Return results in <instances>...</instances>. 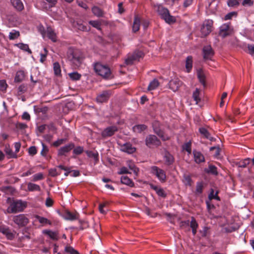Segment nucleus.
Segmentation results:
<instances>
[{"label":"nucleus","mask_w":254,"mask_h":254,"mask_svg":"<svg viewBox=\"0 0 254 254\" xmlns=\"http://www.w3.org/2000/svg\"><path fill=\"white\" fill-rule=\"evenodd\" d=\"M44 179V175L43 173H39L34 175L32 176V181L33 182H36L38 181L42 180Z\"/></svg>","instance_id":"53"},{"label":"nucleus","mask_w":254,"mask_h":254,"mask_svg":"<svg viewBox=\"0 0 254 254\" xmlns=\"http://www.w3.org/2000/svg\"><path fill=\"white\" fill-rule=\"evenodd\" d=\"M69 77L72 80H78L81 78V75L77 72H73L68 74Z\"/></svg>","instance_id":"46"},{"label":"nucleus","mask_w":254,"mask_h":254,"mask_svg":"<svg viewBox=\"0 0 254 254\" xmlns=\"http://www.w3.org/2000/svg\"><path fill=\"white\" fill-rule=\"evenodd\" d=\"M242 4L244 6H252L254 4V1L253 0H243Z\"/></svg>","instance_id":"64"},{"label":"nucleus","mask_w":254,"mask_h":254,"mask_svg":"<svg viewBox=\"0 0 254 254\" xmlns=\"http://www.w3.org/2000/svg\"><path fill=\"white\" fill-rule=\"evenodd\" d=\"M120 145V149L122 152H126L128 154H132L136 151V148L132 146L129 142L124 144L118 143Z\"/></svg>","instance_id":"11"},{"label":"nucleus","mask_w":254,"mask_h":254,"mask_svg":"<svg viewBox=\"0 0 254 254\" xmlns=\"http://www.w3.org/2000/svg\"><path fill=\"white\" fill-rule=\"evenodd\" d=\"M89 23L93 27L96 28L98 30H101V23L99 21L97 20H90L89 21Z\"/></svg>","instance_id":"50"},{"label":"nucleus","mask_w":254,"mask_h":254,"mask_svg":"<svg viewBox=\"0 0 254 254\" xmlns=\"http://www.w3.org/2000/svg\"><path fill=\"white\" fill-rule=\"evenodd\" d=\"M189 225L190 227L191 228V229L198 228V224L194 217H191V220L190 221Z\"/></svg>","instance_id":"49"},{"label":"nucleus","mask_w":254,"mask_h":254,"mask_svg":"<svg viewBox=\"0 0 254 254\" xmlns=\"http://www.w3.org/2000/svg\"><path fill=\"white\" fill-rule=\"evenodd\" d=\"M11 3L14 7L18 11H22L24 9V5L20 0H10Z\"/></svg>","instance_id":"22"},{"label":"nucleus","mask_w":254,"mask_h":254,"mask_svg":"<svg viewBox=\"0 0 254 254\" xmlns=\"http://www.w3.org/2000/svg\"><path fill=\"white\" fill-rule=\"evenodd\" d=\"M12 221L19 227H24L29 223V219L24 214L14 216Z\"/></svg>","instance_id":"9"},{"label":"nucleus","mask_w":254,"mask_h":254,"mask_svg":"<svg viewBox=\"0 0 254 254\" xmlns=\"http://www.w3.org/2000/svg\"><path fill=\"white\" fill-rule=\"evenodd\" d=\"M152 127L154 133L163 141L169 140L170 139V137L161 128V124L158 121H154L152 124Z\"/></svg>","instance_id":"6"},{"label":"nucleus","mask_w":254,"mask_h":254,"mask_svg":"<svg viewBox=\"0 0 254 254\" xmlns=\"http://www.w3.org/2000/svg\"><path fill=\"white\" fill-rule=\"evenodd\" d=\"M218 191H217L215 193V194H214V190L213 189H211V192L210 194L208 195L209 199L211 200L212 199H216L217 200H220V198L218 195Z\"/></svg>","instance_id":"48"},{"label":"nucleus","mask_w":254,"mask_h":254,"mask_svg":"<svg viewBox=\"0 0 254 254\" xmlns=\"http://www.w3.org/2000/svg\"><path fill=\"white\" fill-rule=\"evenodd\" d=\"M121 183L130 187H134V183L131 179L127 176H122L121 178Z\"/></svg>","instance_id":"28"},{"label":"nucleus","mask_w":254,"mask_h":254,"mask_svg":"<svg viewBox=\"0 0 254 254\" xmlns=\"http://www.w3.org/2000/svg\"><path fill=\"white\" fill-rule=\"evenodd\" d=\"M65 141H66L65 139H63V138L59 139H58L57 140L54 141L52 145L53 146L57 147L59 146L60 145H61V144H62Z\"/></svg>","instance_id":"60"},{"label":"nucleus","mask_w":254,"mask_h":254,"mask_svg":"<svg viewBox=\"0 0 254 254\" xmlns=\"http://www.w3.org/2000/svg\"><path fill=\"white\" fill-rule=\"evenodd\" d=\"M182 82L178 78H175L170 81L169 83V88L173 91H177L182 85Z\"/></svg>","instance_id":"16"},{"label":"nucleus","mask_w":254,"mask_h":254,"mask_svg":"<svg viewBox=\"0 0 254 254\" xmlns=\"http://www.w3.org/2000/svg\"><path fill=\"white\" fill-rule=\"evenodd\" d=\"M75 147L74 144L73 143H70L64 146H63L61 147L59 150L58 152V156H63L66 155V153H68L70 152L71 150H72L74 147Z\"/></svg>","instance_id":"12"},{"label":"nucleus","mask_w":254,"mask_h":254,"mask_svg":"<svg viewBox=\"0 0 254 254\" xmlns=\"http://www.w3.org/2000/svg\"><path fill=\"white\" fill-rule=\"evenodd\" d=\"M42 149L41 151V155L44 157H46L49 152V148L48 146L42 142Z\"/></svg>","instance_id":"54"},{"label":"nucleus","mask_w":254,"mask_h":254,"mask_svg":"<svg viewBox=\"0 0 254 254\" xmlns=\"http://www.w3.org/2000/svg\"><path fill=\"white\" fill-rule=\"evenodd\" d=\"M25 77V73L22 70H19L16 72L14 81L15 82H21Z\"/></svg>","instance_id":"29"},{"label":"nucleus","mask_w":254,"mask_h":254,"mask_svg":"<svg viewBox=\"0 0 254 254\" xmlns=\"http://www.w3.org/2000/svg\"><path fill=\"white\" fill-rule=\"evenodd\" d=\"M242 0H228V5L229 6L234 7L239 5Z\"/></svg>","instance_id":"55"},{"label":"nucleus","mask_w":254,"mask_h":254,"mask_svg":"<svg viewBox=\"0 0 254 254\" xmlns=\"http://www.w3.org/2000/svg\"><path fill=\"white\" fill-rule=\"evenodd\" d=\"M27 189L29 191H40L41 190V188L39 185L32 183H29L27 184Z\"/></svg>","instance_id":"30"},{"label":"nucleus","mask_w":254,"mask_h":254,"mask_svg":"<svg viewBox=\"0 0 254 254\" xmlns=\"http://www.w3.org/2000/svg\"><path fill=\"white\" fill-rule=\"evenodd\" d=\"M27 207V202L22 200H13L7 209L8 213L22 212Z\"/></svg>","instance_id":"3"},{"label":"nucleus","mask_w":254,"mask_h":254,"mask_svg":"<svg viewBox=\"0 0 254 254\" xmlns=\"http://www.w3.org/2000/svg\"><path fill=\"white\" fill-rule=\"evenodd\" d=\"M135 61H137L135 56L132 54L131 55L128 56L125 60V64L127 65H131Z\"/></svg>","instance_id":"44"},{"label":"nucleus","mask_w":254,"mask_h":254,"mask_svg":"<svg viewBox=\"0 0 254 254\" xmlns=\"http://www.w3.org/2000/svg\"><path fill=\"white\" fill-rule=\"evenodd\" d=\"M73 153L75 155H80L83 152V147L82 146H77L73 149Z\"/></svg>","instance_id":"56"},{"label":"nucleus","mask_w":254,"mask_h":254,"mask_svg":"<svg viewBox=\"0 0 254 254\" xmlns=\"http://www.w3.org/2000/svg\"><path fill=\"white\" fill-rule=\"evenodd\" d=\"M250 162V159L249 158L245 159L243 161H240L237 163V165L239 167L245 168Z\"/></svg>","instance_id":"51"},{"label":"nucleus","mask_w":254,"mask_h":254,"mask_svg":"<svg viewBox=\"0 0 254 254\" xmlns=\"http://www.w3.org/2000/svg\"><path fill=\"white\" fill-rule=\"evenodd\" d=\"M4 151L7 156L8 158H14L17 157V155L12 151L9 144L5 145Z\"/></svg>","instance_id":"21"},{"label":"nucleus","mask_w":254,"mask_h":254,"mask_svg":"<svg viewBox=\"0 0 254 254\" xmlns=\"http://www.w3.org/2000/svg\"><path fill=\"white\" fill-rule=\"evenodd\" d=\"M159 85V81L157 79H153L150 83H149L148 86V90H152L156 89Z\"/></svg>","instance_id":"37"},{"label":"nucleus","mask_w":254,"mask_h":254,"mask_svg":"<svg viewBox=\"0 0 254 254\" xmlns=\"http://www.w3.org/2000/svg\"><path fill=\"white\" fill-rule=\"evenodd\" d=\"M27 90V86L26 84H22L18 87V93L19 95L26 92Z\"/></svg>","instance_id":"52"},{"label":"nucleus","mask_w":254,"mask_h":254,"mask_svg":"<svg viewBox=\"0 0 254 254\" xmlns=\"http://www.w3.org/2000/svg\"><path fill=\"white\" fill-rule=\"evenodd\" d=\"M1 190L8 194H13L15 192V189L11 186H5L1 188Z\"/></svg>","instance_id":"34"},{"label":"nucleus","mask_w":254,"mask_h":254,"mask_svg":"<svg viewBox=\"0 0 254 254\" xmlns=\"http://www.w3.org/2000/svg\"><path fill=\"white\" fill-rule=\"evenodd\" d=\"M47 35L48 37L51 39L53 42H55L57 41V36L56 33L53 30V29L48 27L47 30Z\"/></svg>","instance_id":"27"},{"label":"nucleus","mask_w":254,"mask_h":254,"mask_svg":"<svg viewBox=\"0 0 254 254\" xmlns=\"http://www.w3.org/2000/svg\"><path fill=\"white\" fill-rule=\"evenodd\" d=\"M68 59L76 66H79L83 59L82 52L78 49L70 48L67 52Z\"/></svg>","instance_id":"1"},{"label":"nucleus","mask_w":254,"mask_h":254,"mask_svg":"<svg viewBox=\"0 0 254 254\" xmlns=\"http://www.w3.org/2000/svg\"><path fill=\"white\" fill-rule=\"evenodd\" d=\"M200 92V91L199 89L196 88L192 94V98L195 101L196 104H197L201 100V99L199 97Z\"/></svg>","instance_id":"35"},{"label":"nucleus","mask_w":254,"mask_h":254,"mask_svg":"<svg viewBox=\"0 0 254 254\" xmlns=\"http://www.w3.org/2000/svg\"><path fill=\"white\" fill-rule=\"evenodd\" d=\"M36 112L38 113H42L43 114H46L48 110V108L47 107H40V108H36V107L34 108Z\"/></svg>","instance_id":"62"},{"label":"nucleus","mask_w":254,"mask_h":254,"mask_svg":"<svg viewBox=\"0 0 254 254\" xmlns=\"http://www.w3.org/2000/svg\"><path fill=\"white\" fill-rule=\"evenodd\" d=\"M140 24V20L139 18L137 16H135L132 25V31L133 32H136L139 30Z\"/></svg>","instance_id":"25"},{"label":"nucleus","mask_w":254,"mask_h":254,"mask_svg":"<svg viewBox=\"0 0 254 254\" xmlns=\"http://www.w3.org/2000/svg\"><path fill=\"white\" fill-rule=\"evenodd\" d=\"M53 68L54 73L56 75L59 76L61 74V66L58 62H55L54 63Z\"/></svg>","instance_id":"38"},{"label":"nucleus","mask_w":254,"mask_h":254,"mask_svg":"<svg viewBox=\"0 0 254 254\" xmlns=\"http://www.w3.org/2000/svg\"><path fill=\"white\" fill-rule=\"evenodd\" d=\"M15 46H16L21 50L24 51L28 52V53L31 54L32 52L29 48V46L27 44H25L22 43H20L15 44Z\"/></svg>","instance_id":"33"},{"label":"nucleus","mask_w":254,"mask_h":254,"mask_svg":"<svg viewBox=\"0 0 254 254\" xmlns=\"http://www.w3.org/2000/svg\"><path fill=\"white\" fill-rule=\"evenodd\" d=\"M154 9L161 18L164 19L166 23L171 24L176 22V19L175 17L170 15L167 8L161 5H157L154 6Z\"/></svg>","instance_id":"2"},{"label":"nucleus","mask_w":254,"mask_h":254,"mask_svg":"<svg viewBox=\"0 0 254 254\" xmlns=\"http://www.w3.org/2000/svg\"><path fill=\"white\" fill-rule=\"evenodd\" d=\"M237 15V12L232 11V12H229L228 14H227L225 16L224 19L225 20H230V19H231L233 16H236Z\"/></svg>","instance_id":"58"},{"label":"nucleus","mask_w":254,"mask_h":254,"mask_svg":"<svg viewBox=\"0 0 254 254\" xmlns=\"http://www.w3.org/2000/svg\"><path fill=\"white\" fill-rule=\"evenodd\" d=\"M164 159L165 162V164L168 166L172 165L174 162V158L173 156L168 151H166L165 152Z\"/></svg>","instance_id":"20"},{"label":"nucleus","mask_w":254,"mask_h":254,"mask_svg":"<svg viewBox=\"0 0 254 254\" xmlns=\"http://www.w3.org/2000/svg\"><path fill=\"white\" fill-rule=\"evenodd\" d=\"M190 224V221L189 220H184L182 221L180 223V227L185 231H190V228H189Z\"/></svg>","instance_id":"36"},{"label":"nucleus","mask_w":254,"mask_h":254,"mask_svg":"<svg viewBox=\"0 0 254 254\" xmlns=\"http://www.w3.org/2000/svg\"><path fill=\"white\" fill-rule=\"evenodd\" d=\"M203 189V184L202 182H197L196 186V190L195 193L196 194L198 195L202 193Z\"/></svg>","instance_id":"41"},{"label":"nucleus","mask_w":254,"mask_h":254,"mask_svg":"<svg viewBox=\"0 0 254 254\" xmlns=\"http://www.w3.org/2000/svg\"><path fill=\"white\" fill-rule=\"evenodd\" d=\"M118 130L116 126H111L105 128L101 133L103 137H110L114 134Z\"/></svg>","instance_id":"15"},{"label":"nucleus","mask_w":254,"mask_h":254,"mask_svg":"<svg viewBox=\"0 0 254 254\" xmlns=\"http://www.w3.org/2000/svg\"><path fill=\"white\" fill-rule=\"evenodd\" d=\"M183 178V182L185 183V185L189 186H191L192 185V181L190 175L184 174Z\"/></svg>","instance_id":"40"},{"label":"nucleus","mask_w":254,"mask_h":254,"mask_svg":"<svg viewBox=\"0 0 254 254\" xmlns=\"http://www.w3.org/2000/svg\"><path fill=\"white\" fill-rule=\"evenodd\" d=\"M93 13L98 17H103L104 15L103 11L99 7L94 6L92 8Z\"/></svg>","instance_id":"32"},{"label":"nucleus","mask_w":254,"mask_h":254,"mask_svg":"<svg viewBox=\"0 0 254 254\" xmlns=\"http://www.w3.org/2000/svg\"><path fill=\"white\" fill-rule=\"evenodd\" d=\"M20 36V33L18 31L13 30L9 33V39L10 40H14L18 38Z\"/></svg>","instance_id":"47"},{"label":"nucleus","mask_w":254,"mask_h":254,"mask_svg":"<svg viewBox=\"0 0 254 254\" xmlns=\"http://www.w3.org/2000/svg\"><path fill=\"white\" fill-rule=\"evenodd\" d=\"M199 131L204 138L208 139L211 141L215 140V138L211 136L210 133L205 128L202 127H200L199 128Z\"/></svg>","instance_id":"18"},{"label":"nucleus","mask_w":254,"mask_h":254,"mask_svg":"<svg viewBox=\"0 0 254 254\" xmlns=\"http://www.w3.org/2000/svg\"><path fill=\"white\" fill-rule=\"evenodd\" d=\"M127 165L129 168L133 172L135 175L137 176L139 172V169L136 167L134 163L131 161H128Z\"/></svg>","instance_id":"42"},{"label":"nucleus","mask_w":254,"mask_h":254,"mask_svg":"<svg viewBox=\"0 0 254 254\" xmlns=\"http://www.w3.org/2000/svg\"><path fill=\"white\" fill-rule=\"evenodd\" d=\"M73 25L75 28H76L79 30L82 31H86L88 30L86 26L84 25L82 23H80L79 22L77 21L76 22H74Z\"/></svg>","instance_id":"39"},{"label":"nucleus","mask_w":254,"mask_h":254,"mask_svg":"<svg viewBox=\"0 0 254 254\" xmlns=\"http://www.w3.org/2000/svg\"><path fill=\"white\" fill-rule=\"evenodd\" d=\"M28 153L31 156L36 155L37 153L36 147L35 146L30 147L28 149Z\"/></svg>","instance_id":"61"},{"label":"nucleus","mask_w":254,"mask_h":254,"mask_svg":"<svg viewBox=\"0 0 254 254\" xmlns=\"http://www.w3.org/2000/svg\"><path fill=\"white\" fill-rule=\"evenodd\" d=\"M7 87V84L5 80H0V90L5 91Z\"/></svg>","instance_id":"59"},{"label":"nucleus","mask_w":254,"mask_h":254,"mask_svg":"<svg viewBox=\"0 0 254 254\" xmlns=\"http://www.w3.org/2000/svg\"><path fill=\"white\" fill-rule=\"evenodd\" d=\"M43 233L47 235L49 237L53 240L57 241L59 239L58 233L57 232H53L49 230H45L43 231Z\"/></svg>","instance_id":"23"},{"label":"nucleus","mask_w":254,"mask_h":254,"mask_svg":"<svg viewBox=\"0 0 254 254\" xmlns=\"http://www.w3.org/2000/svg\"><path fill=\"white\" fill-rule=\"evenodd\" d=\"M35 218L42 225H46V224H51V222L50 220H48L47 218L40 216L38 215H36L35 216Z\"/></svg>","instance_id":"31"},{"label":"nucleus","mask_w":254,"mask_h":254,"mask_svg":"<svg viewBox=\"0 0 254 254\" xmlns=\"http://www.w3.org/2000/svg\"><path fill=\"white\" fill-rule=\"evenodd\" d=\"M206 172L215 176H217L218 174L217 167L213 165H209L208 169L206 171Z\"/></svg>","instance_id":"43"},{"label":"nucleus","mask_w":254,"mask_h":254,"mask_svg":"<svg viewBox=\"0 0 254 254\" xmlns=\"http://www.w3.org/2000/svg\"><path fill=\"white\" fill-rule=\"evenodd\" d=\"M213 21L207 19L204 21L200 28V37L203 38L208 35L212 30Z\"/></svg>","instance_id":"7"},{"label":"nucleus","mask_w":254,"mask_h":254,"mask_svg":"<svg viewBox=\"0 0 254 254\" xmlns=\"http://www.w3.org/2000/svg\"><path fill=\"white\" fill-rule=\"evenodd\" d=\"M145 144L149 148L157 147L161 145V142L156 135L150 134L146 137Z\"/></svg>","instance_id":"8"},{"label":"nucleus","mask_w":254,"mask_h":254,"mask_svg":"<svg viewBox=\"0 0 254 254\" xmlns=\"http://www.w3.org/2000/svg\"><path fill=\"white\" fill-rule=\"evenodd\" d=\"M95 72L101 76L105 79H109L112 77L110 68L107 65L96 63L94 65Z\"/></svg>","instance_id":"4"},{"label":"nucleus","mask_w":254,"mask_h":254,"mask_svg":"<svg viewBox=\"0 0 254 254\" xmlns=\"http://www.w3.org/2000/svg\"><path fill=\"white\" fill-rule=\"evenodd\" d=\"M147 126L145 125H138L133 127V129L134 131L141 132L147 128Z\"/></svg>","instance_id":"45"},{"label":"nucleus","mask_w":254,"mask_h":254,"mask_svg":"<svg viewBox=\"0 0 254 254\" xmlns=\"http://www.w3.org/2000/svg\"><path fill=\"white\" fill-rule=\"evenodd\" d=\"M111 95L110 91H103L100 94L96 97V101L99 103H103L107 102Z\"/></svg>","instance_id":"14"},{"label":"nucleus","mask_w":254,"mask_h":254,"mask_svg":"<svg viewBox=\"0 0 254 254\" xmlns=\"http://www.w3.org/2000/svg\"><path fill=\"white\" fill-rule=\"evenodd\" d=\"M151 172L155 175L161 182H166V173L162 169L159 168L157 166H152L151 167Z\"/></svg>","instance_id":"10"},{"label":"nucleus","mask_w":254,"mask_h":254,"mask_svg":"<svg viewBox=\"0 0 254 254\" xmlns=\"http://www.w3.org/2000/svg\"><path fill=\"white\" fill-rule=\"evenodd\" d=\"M87 155L90 157L92 158L94 160L95 164L97 163L99 161V154L97 151H87L86 152Z\"/></svg>","instance_id":"26"},{"label":"nucleus","mask_w":254,"mask_h":254,"mask_svg":"<svg viewBox=\"0 0 254 254\" xmlns=\"http://www.w3.org/2000/svg\"><path fill=\"white\" fill-rule=\"evenodd\" d=\"M197 77L201 83L204 85L205 84V76L203 73L200 71L197 72Z\"/></svg>","instance_id":"57"},{"label":"nucleus","mask_w":254,"mask_h":254,"mask_svg":"<svg viewBox=\"0 0 254 254\" xmlns=\"http://www.w3.org/2000/svg\"><path fill=\"white\" fill-rule=\"evenodd\" d=\"M234 33V29L231 26V23H227L222 24L219 28V36L222 38L232 35Z\"/></svg>","instance_id":"5"},{"label":"nucleus","mask_w":254,"mask_h":254,"mask_svg":"<svg viewBox=\"0 0 254 254\" xmlns=\"http://www.w3.org/2000/svg\"><path fill=\"white\" fill-rule=\"evenodd\" d=\"M64 218L66 220H75L78 219L79 214L76 213H72L69 211H65L63 214Z\"/></svg>","instance_id":"17"},{"label":"nucleus","mask_w":254,"mask_h":254,"mask_svg":"<svg viewBox=\"0 0 254 254\" xmlns=\"http://www.w3.org/2000/svg\"><path fill=\"white\" fill-rule=\"evenodd\" d=\"M202 52L203 59L204 60H211L214 54L212 47L209 45L204 46L203 48Z\"/></svg>","instance_id":"13"},{"label":"nucleus","mask_w":254,"mask_h":254,"mask_svg":"<svg viewBox=\"0 0 254 254\" xmlns=\"http://www.w3.org/2000/svg\"><path fill=\"white\" fill-rule=\"evenodd\" d=\"M183 149L187 151L189 154H190L191 152V142H189L185 144L183 146Z\"/></svg>","instance_id":"63"},{"label":"nucleus","mask_w":254,"mask_h":254,"mask_svg":"<svg viewBox=\"0 0 254 254\" xmlns=\"http://www.w3.org/2000/svg\"><path fill=\"white\" fill-rule=\"evenodd\" d=\"M193 154L194 156V161L196 163L199 164L205 161L204 157L200 152L193 150Z\"/></svg>","instance_id":"19"},{"label":"nucleus","mask_w":254,"mask_h":254,"mask_svg":"<svg viewBox=\"0 0 254 254\" xmlns=\"http://www.w3.org/2000/svg\"><path fill=\"white\" fill-rule=\"evenodd\" d=\"M185 67L188 72H190L192 67V57L188 56L186 60Z\"/></svg>","instance_id":"24"}]
</instances>
